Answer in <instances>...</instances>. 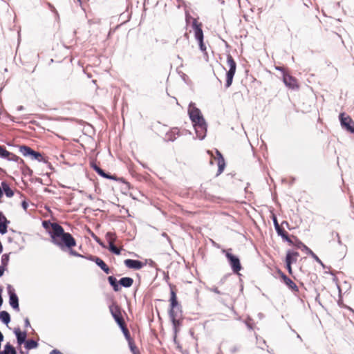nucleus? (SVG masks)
Returning a JSON list of instances; mask_svg holds the SVG:
<instances>
[{
	"label": "nucleus",
	"mask_w": 354,
	"mask_h": 354,
	"mask_svg": "<svg viewBox=\"0 0 354 354\" xmlns=\"http://www.w3.org/2000/svg\"><path fill=\"white\" fill-rule=\"evenodd\" d=\"M124 263L127 268L134 270H140L145 266L142 261L130 259L124 260Z\"/></svg>",
	"instance_id": "f8f14e48"
},
{
	"label": "nucleus",
	"mask_w": 354,
	"mask_h": 354,
	"mask_svg": "<svg viewBox=\"0 0 354 354\" xmlns=\"http://www.w3.org/2000/svg\"><path fill=\"white\" fill-rule=\"evenodd\" d=\"M216 153L218 156V173L221 174L224 169L225 161H224V158H223L221 153L218 151H216Z\"/></svg>",
	"instance_id": "412c9836"
},
{
	"label": "nucleus",
	"mask_w": 354,
	"mask_h": 354,
	"mask_svg": "<svg viewBox=\"0 0 354 354\" xmlns=\"http://www.w3.org/2000/svg\"><path fill=\"white\" fill-rule=\"evenodd\" d=\"M91 236L100 245L102 246L103 248H105V245L101 241V239L97 236H96L93 232L91 233Z\"/></svg>",
	"instance_id": "72a5a7b5"
},
{
	"label": "nucleus",
	"mask_w": 354,
	"mask_h": 354,
	"mask_svg": "<svg viewBox=\"0 0 354 354\" xmlns=\"http://www.w3.org/2000/svg\"><path fill=\"white\" fill-rule=\"evenodd\" d=\"M191 18L190 15L189 14H187L186 15V21L187 22L188 21V20Z\"/></svg>",
	"instance_id": "a18cd8bd"
},
{
	"label": "nucleus",
	"mask_w": 354,
	"mask_h": 354,
	"mask_svg": "<svg viewBox=\"0 0 354 354\" xmlns=\"http://www.w3.org/2000/svg\"><path fill=\"white\" fill-rule=\"evenodd\" d=\"M8 294H9V296H10V301H9V302H10V306L14 309H16V310H19V307L18 297H17V295L15 293L14 290L12 289L11 286L9 285L8 286Z\"/></svg>",
	"instance_id": "9d476101"
},
{
	"label": "nucleus",
	"mask_w": 354,
	"mask_h": 354,
	"mask_svg": "<svg viewBox=\"0 0 354 354\" xmlns=\"http://www.w3.org/2000/svg\"><path fill=\"white\" fill-rule=\"evenodd\" d=\"M30 326V324L29 319L28 318H26L25 319V327H28Z\"/></svg>",
	"instance_id": "a19ab883"
},
{
	"label": "nucleus",
	"mask_w": 354,
	"mask_h": 354,
	"mask_svg": "<svg viewBox=\"0 0 354 354\" xmlns=\"http://www.w3.org/2000/svg\"><path fill=\"white\" fill-rule=\"evenodd\" d=\"M283 81L286 86L290 89H298L299 87L297 80L288 73L283 74Z\"/></svg>",
	"instance_id": "6e6552de"
},
{
	"label": "nucleus",
	"mask_w": 354,
	"mask_h": 354,
	"mask_svg": "<svg viewBox=\"0 0 354 354\" xmlns=\"http://www.w3.org/2000/svg\"><path fill=\"white\" fill-rule=\"evenodd\" d=\"M192 27L194 32V37L198 41L199 47L201 51L206 52V46L203 43V32L202 30V24L199 23L196 19H193Z\"/></svg>",
	"instance_id": "39448f33"
},
{
	"label": "nucleus",
	"mask_w": 354,
	"mask_h": 354,
	"mask_svg": "<svg viewBox=\"0 0 354 354\" xmlns=\"http://www.w3.org/2000/svg\"><path fill=\"white\" fill-rule=\"evenodd\" d=\"M2 251H3V246H2L1 243L0 242V253H1Z\"/></svg>",
	"instance_id": "de8ad7c7"
},
{
	"label": "nucleus",
	"mask_w": 354,
	"mask_h": 354,
	"mask_svg": "<svg viewBox=\"0 0 354 354\" xmlns=\"http://www.w3.org/2000/svg\"><path fill=\"white\" fill-rule=\"evenodd\" d=\"M108 281L110 285L112 286L114 291L118 292L120 290V288L118 285L119 281L118 282L116 278H115L113 276H109L108 277Z\"/></svg>",
	"instance_id": "aec40b11"
},
{
	"label": "nucleus",
	"mask_w": 354,
	"mask_h": 354,
	"mask_svg": "<svg viewBox=\"0 0 354 354\" xmlns=\"http://www.w3.org/2000/svg\"><path fill=\"white\" fill-rule=\"evenodd\" d=\"M20 151L22 153L24 156H32V153H33V150L27 146H22L20 148Z\"/></svg>",
	"instance_id": "393cba45"
},
{
	"label": "nucleus",
	"mask_w": 354,
	"mask_h": 354,
	"mask_svg": "<svg viewBox=\"0 0 354 354\" xmlns=\"http://www.w3.org/2000/svg\"><path fill=\"white\" fill-rule=\"evenodd\" d=\"M6 221V216H3V215L2 214V213H1V212H0V221Z\"/></svg>",
	"instance_id": "ea45409f"
},
{
	"label": "nucleus",
	"mask_w": 354,
	"mask_h": 354,
	"mask_svg": "<svg viewBox=\"0 0 354 354\" xmlns=\"http://www.w3.org/2000/svg\"><path fill=\"white\" fill-rule=\"evenodd\" d=\"M277 234L281 236L283 240L286 241L289 243L290 245H294L292 241L290 239L288 236V232L281 227L277 229Z\"/></svg>",
	"instance_id": "f3484780"
},
{
	"label": "nucleus",
	"mask_w": 354,
	"mask_h": 354,
	"mask_svg": "<svg viewBox=\"0 0 354 354\" xmlns=\"http://www.w3.org/2000/svg\"><path fill=\"white\" fill-rule=\"evenodd\" d=\"M299 243L300 242H299L298 244L297 245V248H301L302 246V245H301Z\"/></svg>",
	"instance_id": "09e8293b"
},
{
	"label": "nucleus",
	"mask_w": 354,
	"mask_h": 354,
	"mask_svg": "<svg viewBox=\"0 0 354 354\" xmlns=\"http://www.w3.org/2000/svg\"><path fill=\"white\" fill-rule=\"evenodd\" d=\"M299 254L298 252L288 250L286 257V263H295L297 262Z\"/></svg>",
	"instance_id": "2eb2a0df"
},
{
	"label": "nucleus",
	"mask_w": 354,
	"mask_h": 354,
	"mask_svg": "<svg viewBox=\"0 0 354 354\" xmlns=\"http://www.w3.org/2000/svg\"><path fill=\"white\" fill-rule=\"evenodd\" d=\"M22 205H23L24 208L26 209L27 207V203L25 201H24L22 203Z\"/></svg>",
	"instance_id": "c03bdc74"
},
{
	"label": "nucleus",
	"mask_w": 354,
	"mask_h": 354,
	"mask_svg": "<svg viewBox=\"0 0 354 354\" xmlns=\"http://www.w3.org/2000/svg\"><path fill=\"white\" fill-rule=\"evenodd\" d=\"M226 256L230 261L233 271L238 272L241 268L239 259L230 253H227Z\"/></svg>",
	"instance_id": "ddd939ff"
},
{
	"label": "nucleus",
	"mask_w": 354,
	"mask_h": 354,
	"mask_svg": "<svg viewBox=\"0 0 354 354\" xmlns=\"http://www.w3.org/2000/svg\"><path fill=\"white\" fill-rule=\"evenodd\" d=\"M106 239L109 242V244H113L116 240V235L115 233L109 232L106 234Z\"/></svg>",
	"instance_id": "b1692460"
},
{
	"label": "nucleus",
	"mask_w": 354,
	"mask_h": 354,
	"mask_svg": "<svg viewBox=\"0 0 354 354\" xmlns=\"http://www.w3.org/2000/svg\"><path fill=\"white\" fill-rule=\"evenodd\" d=\"M278 273L283 280V283L294 292H299V288L296 285V283L289 277H288L281 270L278 271Z\"/></svg>",
	"instance_id": "1a4fd4ad"
},
{
	"label": "nucleus",
	"mask_w": 354,
	"mask_h": 354,
	"mask_svg": "<svg viewBox=\"0 0 354 354\" xmlns=\"http://www.w3.org/2000/svg\"><path fill=\"white\" fill-rule=\"evenodd\" d=\"M89 260L94 261L106 274H109L111 270L105 262L100 258L95 256H90Z\"/></svg>",
	"instance_id": "9b49d317"
},
{
	"label": "nucleus",
	"mask_w": 354,
	"mask_h": 354,
	"mask_svg": "<svg viewBox=\"0 0 354 354\" xmlns=\"http://www.w3.org/2000/svg\"><path fill=\"white\" fill-rule=\"evenodd\" d=\"M184 37H185L186 44H189V35H188V34L187 32L185 33Z\"/></svg>",
	"instance_id": "58836bf2"
},
{
	"label": "nucleus",
	"mask_w": 354,
	"mask_h": 354,
	"mask_svg": "<svg viewBox=\"0 0 354 354\" xmlns=\"http://www.w3.org/2000/svg\"><path fill=\"white\" fill-rule=\"evenodd\" d=\"M1 187H2V191L4 192L6 196L7 197H12L14 195V192L11 189V188L10 187V186L8 185V184L6 182H2L1 183Z\"/></svg>",
	"instance_id": "a211bd4d"
},
{
	"label": "nucleus",
	"mask_w": 354,
	"mask_h": 354,
	"mask_svg": "<svg viewBox=\"0 0 354 354\" xmlns=\"http://www.w3.org/2000/svg\"><path fill=\"white\" fill-rule=\"evenodd\" d=\"M178 1H180V0H177Z\"/></svg>",
	"instance_id": "603ef678"
},
{
	"label": "nucleus",
	"mask_w": 354,
	"mask_h": 354,
	"mask_svg": "<svg viewBox=\"0 0 354 354\" xmlns=\"http://www.w3.org/2000/svg\"><path fill=\"white\" fill-rule=\"evenodd\" d=\"M37 346V343L35 340H28L26 342L25 347L27 349L35 348Z\"/></svg>",
	"instance_id": "cd10ccee"
},
{
	"label": "nucleus",
	"mask_w": 354,
	"mask_h": 354,
	"mask_svg": "<svg viewBox=\"0 0 354 354\" xmlns=\"http://www.w3.org/2000/svg\"><path fill=\"white\" fill-rule=\"evenodd\" d=\"M301 245H302V247L304 248V250L306 251L307 253L310 254L312 257H313L317 261H319V258L316 256V254L307 246L304 245L301 242L299 243Z\"/></svg>",
	"instance_id": "2f4dec72"
},
{
	"label": "nucleus",
	"mask_w": 354,
	"mask_h": 354,
	"mask_svg": "<svg viewBox=\"0 0 354 354\" xmlns=\"http://www.w3.org/2000/svg\"><path fill=\"white\" fill-rule=\"evenodd\" d=\"M3 354H16V351L12 346H11L9 343H8L5 346V350H4Z\"/></svg>",
	"instance_id": "a878e982"
},
{
	"label": "nucleus",
	"mask_w": 354,
	"mask_h": 354,
	"mask_svg": "<svg viewBox=\"0 0 354 354\" xmlns=\"http://www.w3.org/2000/svg\"><path fill=\"white\" fill-rule=\"evenodd\" d=\"M0 319L5 324H8L10 321V317L8 312L6 311H1L0 313Z\"/></svg>",
	"instance_id": "5701e85b"
},
{
	"label": "nucleus",
	"mask_w": 354,
	"mask_h": 354,
	"mask_svg": "<svg viewBox=\"0 0 354 354\" xmlns=\"http://www.w3.org/2000/svg\"><path fill=\"white\" fill-rule=\"evenodd\" d=\"M283 223H286V225H288V222H283L282 224H283Z\"/></svg>",
	"instance_id": "8fccbe9b"
},
{
	"label": "nucleus",
	"mask_w": 354,
	"mask_h": 354,
	"mask_svg": "<svg viewBox=\"0 0 354 354\" xmlns=\"http://www.w3.org/2000/svg\"><path fill=\"white\" fill-rule=\"evenodd\" d=\"M226 66H224V69L226 70L227 68H229L228 71L226 73V83L225 86L229 87L232 82V79L236 71V64L232 55L229 53L226 55Z\"/></svg>",
	"instance_id": "20e7f679"
},
{
	"label": "nucleus",
	"mask_w": 354,
	"mask_h": 354,
	"mask_svg": "<svg viewBox=\"0 0 354 354\" xmlns=\"http://www.w3.org/2000/svg\"><path fill=\"white\" fill-rule=\"evenodd\" d=\"M109 250L112 252L113 253L119 255L120 254V249L117 248L114 243L109 245Z\"/></svg>",
	"instance_id": "7c9ffc66"
},
{
	"label": "nucleus",
	"mask_w": 354,
	"mask_h": 354,
	"mask_svg": "<svg viewBox=\"0 0 354 354\" xmlns=\"http://www.w3.org/2000/svg\"><path fill=\"white\" fill-rule=\"evenodd\" d=\"M189 118L194 123L196 133H199L201 137H203L206 131V124L201 115V111L196 107L189 109Z\"/></svg>",
	"instance_id": "7ed1b4c3"
},
{
	"label": "nucleus",
	"mask_w": 354,
	"mask_h": 354,
	"mask_svg": "<svg viewBox=\"0 0 354 354\" xmlns=\"http://www.w3.org/2000/svg\"><path fill=\"white\" fill-rule=\"evenodd\" d=\"M31 157L32 159L39 160L41 157V155L39 152H37L33 150V153H32Z\"/></svg>",
	"instance_id": "f704fd0d"
},
{
	"label": "nucleus",
	"mask_w": 354,
	"mask_h": 354,
	"mask_svg": "<svg viewBox=\"0 0 354 354\" xmlns=\"http://www.w3.org/2000/svg\"><path fill=\"white\" fill-rule=\"evenodd\" d=\"M341 126L343 129L348 132L354 133V121L353 120L345 113H341L339 115Z\"/></svg>",
	"instance_id": "423d86ee"
},
{
	"label": "nucleus",
	"mask_w": 354,
	"mask_h": 354,
	"mask_svg": "<svg viewBox=\"0 0 354 354\" xmlns=\"http://www.w3.org/2000/svg\"><path fill=\"white\" fill-rule=\"evenodd\" d=\"M3 196V191L1 189V188H0V198H1Z\"/></svg>",
	"instance_id": "49530a36"
},
{
	"label": "nucleus",
	"mask_w": 354,
	"mask_h": 354,
	"mask_svg": "<svg viewBox=\"0 0 354 354\" xmlns=\"http://www.w3.org/2000/svg\"><path fill=\"white\" fill-rule=\"evenodd\" d=\"M94 169L95 171L99 174L101 176H103L104 178H110L109 176L107 175L101 168H100L99 167L97 166H95L94 167Z\"/></svg>",
	"instance_id": "c756f323"
},
{
	"label": "nucleus",
	"mask_w": 354,
	"mask_h": 354,
	"mask_svg": "<svg viewBox=\"0 0 354 354\" xmlns=\"http://www.w3.org/2000/svg\"><path fill=\"white\" fill-rule=\"evenodd\" d=\"M0 156L7 158L9 160L17 161L19 157L15 154L9 152L3 146L0 145Z\"/></svg>",
	"instance_id": "4468645a"
},
{
	"label": "nucleus",
	"mask_w": 354,
	"mask_h": 354,
	"mask_svg": "<svg viewBox=\"0 0 354 354\" xmlns=\"http://www.w3.org/2000/svg\"><path fill=\"white\" fill-rule=\"evenodd\" d=\"M43 227L48 231L51 242L59 248L62 250H68L69 254L74 257H82V255L73 250L77 243L75 238L68 232H65L62 226L57 223H52L44 221Z\"/></svg>",
	"instance_id": "f257e3e1"
},
{
	"label": "nucleus",
	"mask_w": 354,
	"mask_h": 354,
	"mask_svg": "<svg viewBox=\"0 0 354 354\" xmlns=\"http://www.w3.org/2000/svg\"><path fill=\"white\" fill-rule=\"evenodd\" d=\"M129 345L133 354H140V351L136 346L133 340L129 342Z\"/></svg>",
	"instance_id": "bb28decb"
},
{
	"label": "nucleus",
	"mask_w": 354,
	"mask_h": 354,
	"mask_svg": "<svg viewBox=\"0 0 354 354\" xmlns=\"http://www.w3.org/2000/svg\"><path fill=\"white\" fill-rule=\"evenodd\" d=\"M273 223L276 230L281 227L275 216H273Z\"/></svg>",
	"instance_id": "c9c22d12"
},
{
	"label": "nucleus",
	"mask_w": 354,
	"mask_h": 354,
	"mask_svg": "<svg viewBox=\"0 0 354 354\" xmlns=\"http://www.w3.org/2000/svg\"><path fill=\"white\" fill-rule=\"evenodd\" d=\"M7 220L0 221V233L4 234L7 232Z\"/></svg>",
	"instance_id": "c85d7f7f"
},
{
	"label": "nucleus",
	"mask_w": 354,
	"mask_h": 354,
	"mask_svg": "<svg viewBox=\"0 0 354 354\" xmlns=\"http://www.w3.org/2000/svg\"><path fill=\"white\" fill-rule=\"evenodd\" d=\"M79 2H81V0H77Z\"/></svg>",
	"instance_id": "3c124183"
},
{
	"label": "nucleus",
	"mask_w": 354,
	"mask_h": 354,
	"mask_svg": "<svg viewBox=\"0 0 354 354\" xmlns=\"http://www.w3.org/2000/svg\"><path fill=\"white\" fill-rule=\"evenodd\" d=\"M50 354H62V353L59 351H58L57 349H54V350L51 351Z\"/></svg>",
	"instance_id": "4c0bfd02"
},
{
	"label": "nucleus",
	"mask_w": 354,
	"mask_h": 354,
	"mask_svg": "<svg viewBox=\"0 0 354 354\" xmlns=\"http://www.w3.org/2000/svg\"><path fill=\"white\" fill-rule=\"evenodd\" d=\"M119 283L124 288H129L133 283V279L131 277H122L120 279Z\"/></svg>",
	"instance_id": "6ab92c4d"
},
{
	"label": "nucleus",
	"mask_w": 354,
	"mask_h": 354,
	"mask_svg": "<svg viewBox=\"0 0 354 354\" xmlns=\"http://www.w3.org/2000/svg\"><path fill=\"white\" fill-rule=\"evenodd\" d=\"M170 309L169 311V317L171 319L175 332L177 333L179 330V328L181 325L182 321L180 319V316L176 310H178L180 306L177 300L176 291L177 289L175 286L170 285Z\"/></svg>",
	"instance_id": "f03ea898"
},
{
	"label": "nucleus",
	"mask_w": 354,
	"mask_h": 354,
	"mask_svg": "<svg viewBox=\"0 0 354 354\" xmlns=\"http://www.w3.org/2000/svg\"><path fill=\"white\" fill-rule=\"evenodd\" d=\"M4 270L5 269L3 266H0V277H1L3 274Z\"/></svg>",
	"instance_id": "79ce46f5"
},
{
	"label": "nucleus",
	"mask_w": 354,
	"mask_h": 354,
	"mask_svg": "<svg viewBox=\"0 0 354 354\" xmlns=\"http://www.w3.org/2000/svg\"><path fill=\"white\" fill-rule=\"evenodd\" d=\"M9 259H10L9 254H3L1 257L2 266H3V267L7 266Z\"/></svg>",
	"instance_id": "473e14b6"
},
{
	"label": "nucleus",
	"mask_w": 354,
	"mask_h": 354,
	"mask_svg": "<svg viewBox=\"0 0 354 354\" xmlns=\"http://www.w3.org/2000/svg\"><path fill=\"white\" fill-rule=\"evenodd\" d=\"M120 327L125 338L128 341V342L133 340L131 337L129 330L127 328L126 324H124L123 325L120 326Z\"/></svg>",
	"instance_id": "4be33fe9"
},
{
	"label": "nucleus",
	"mask_w": 354,
	"mask_h": 354,
	"mask_svg": "<svg viewBox=\"0 0 354 354\" xmlns=\"http://www.w3.org/2000/svg\"><path fill=\"white\" fill-rule=\"evenodd\" d=\"M14 332L17 336V343L21 345L26 340V332H21L19 328H15Z\"/></svg>",
	"instance_id": "dca6fc26"
},
{
	"label": "nucleus",
	"mask_w": 354,
	"mask_h": 354,
	"mask_svg": "<svg viewBox=\"0 0 354 354\" xmlns=\"http://www.w3.org/2000/svg\"><path fill=\"white\" fill-rule=\"evenodd\" d=\"M286 268L288 271V273L290 274H292V266H291L292 263H286Z\"/></svg>",
	"instance_id": "e433bc0d"
},
{
	"label": "nucleus",
	"mask_w": 354,
	"mask_h": 354,
	"mask_svg": "<svg viewBox=\"0 0 354 354\" xmlns=\"http://www.w3.org/2000/svg\"><path fill=\"white\" fill-rule=\"evenodd\" d=\"M248 185H249V184H248ZM245 193H248L250 194H252V191H249L248 190V186H247L246 187H245Z\"/></svg>",
	"instance_id": "37998d69"
},
{
	"label": "nucleus",
	"mask_w": 354,
	"mask_h": 354,
	"mask_svg": "<svg viewBox=\"0 0 354 354\" xmlns=\"http://www.w3.org/2000/svg\"><path fill=\"white\" fill-rule=\"evenodd\" d=\"M109 310L111 315L113 317L115 321L117 322L119 326L125 324V322L122 315L121 308L118 304H112L109 306Z\"/></svg>",
	"instance_id": "0eeeda50"
}]
</instances>
